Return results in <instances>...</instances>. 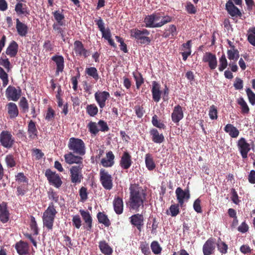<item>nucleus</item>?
I'll return each mask as SVG.
<instances>
[{
	"label": "nucleus",
	"instance_id": "obj_1",
	"mask_svg": "<svg viewBox=\"0 0 255 255\" xmlns=\"http://www.w3.org/2000/svg\"><path fill=\"white\" fill-rule=\"evenodd\" d=\"M129 197L127 206L130 211H138L144 206L146 201V193L142 187L138 184H131L129 188Z\"/></svg>",
	"mask_w": 255,
	"mask_h": 255
},
{
	"label": "nucleus",
	"instance_id": "obj_2",
	"mask_svg": "<svg viewBox=\"0 0 255 255\" xmlns=\"http://www.w3.org/2000/svg\"><path fill=\"white\" fill-rule=\"evenodd\" d=\"M57 213L53 202H50L48 208L43 212L42 216L43 226L48 231H52L53 229V223Z\"/></svg>",
	"mask_w": 255,
	"mask_h": 255
},
{
	"label": "nucleus",
	"instance_id": "obj_3",
	"mask_svg": "<svg viewBox=\"0 0 255 255\" xmlns=\"http://www.w3.org/2000/svg\"><path fill=\"white\" fill-rule=\"evenodd\" d=\"M130 36L134 38L137 43L141 44L148 45L151 42L150 38L148 37L149 31L146 29L139 30L137 28H133L130 30Z\"/></svg>",
	"mask_w": 255,
	"mask_h": 255
},
{
	"label": "nucleus",
	"instance_id": "obj_4",
	"mask_svg": "<svg viewBox=\"0 0 255 255\" xmlns=\"http://www.w3.org/2000/svg\"><path fill=\"white\" fill-rule=\"evenodd\" d=\"M68 147L74 153L81 156L84 155L85 154V145L81 139L75 137L70 138L68 144Z\"/></svg>",
	"mask_w": 255,
	"mask_h": 255
},
{
	"label": "nucleus",
	"instance_id": "obj_5",
	"mask_svg": "<svg viewBox=\"0 0 255 255\" xmlns=\"http://www.w3.org/2000/svg\"><path fill=\"white\" fill-rule=\"evenodd\" d=\"M83 167L84 165H73L70 167L69 169L70 178L72 183L78 184L82 182L83 179L82 173Z\"/></svg>",
	"mask_w": 255,
	"mask_h": 255
},
{
	"label": "nucleus",
	"instance_id": "obj_6",
	"mask_svg": "<svg viewBox=\"0 0 255 255\" xmlns=\"http://www.w3.org/2000/svg\"><path fill=\"white\" fill-rule=\"evenodd\" d=\"M100 181L104 189L110 190L113 187V177L109 172L104 169L100 171Z\"/></svg>",
	"mask_w": 255,
	"mask_h": 255
},
{
	"label": "nucleus",
	"instance_id": "obj_7",
	"mask_svg": "<svg viewBox=\"0 0 255 255\" xmlns=\"http://www.w3.org/2000/svg\"><path fill=\"white\" fill-rule=\"evenodd\" d=\"M0 142L4 147L10 148L14 143V138L10 131L2 130L0 134Z\"/></svg>",
	"mask_w": 255,
	"mask_h": 255
},
{
	"label": "nucleus",
	"instance_id": "obj_8",
	"mask_svg": "<svg viewBox=\"0 0 255 255\" xmlns=\"http://www.w3.org/2000/svg\"><path fill=\"white\" fill-rule=\"evenodd\" d=\"M45 175L50 185L56 188H59L62 184V181L59 176L55 172L51 171L50 169L46 170Z\"/></svg>",
	"mask_w": 255,
	"mask_h": 255
},
{
	"label": "nucleus",
	"instance_id": "obj_9",
	"mask_svg": "<svg viewBox=\"0 0 255 255\" xmlns=\"http://www.w3.org/2000/svg\"><path fill=\"white\" fill-rule=\"evenodd\" d=\"M5 95L9 100L17 101L21 95V90L19 87L16 88L14 86H9L5 91Z\"/></svg>",
	"mask_w": 255,
	"mask_h": 255
},
{
	"label": "nucleus",
	"instance_id": "obj_10",
	"mask_svg": "<svg viewBox=\"0 0 255 255\" xmlns=\"http://www.w3.org/2000/svg\"><path fill=\"white\" fill-rule=\"evenodd\" d=\"M237 146L242 158H247L248 154L251 150V146L244 137H241L238 140Z\"/></svg>",
	"mask_w": 255,
	"mask_h": 255
},
{
	"label": "nucleus",
	"instance_id": "obj_11",
	"mask_svg": "<svg viewBox=\"0 0 255 255\" xmlns=\"http://www.w3.org/2000/svg\"><path fill=\"white\" fill-rule=\"evenodd\" d=\"M226 10L228 14L232 16L234 20L238 17H241L242 13L240 10L235 5L231 0H229L226 3Z\"/></svg>",
	"mask_w": 255,
	"mask_h": 255
},
{
	"label": "nucleus",
	"instance_id": "obj_12",
	"mask_svg": "<svg viewBox=\"0 0 255 255\" xmlns=\"http://www.w3.org/2000/svg\"><path fill=\"white\" fill-rule=\"evenodd\" d=\"M202 61L208 64L211 70L215 69L217 67V59L216 56L211 52H206L203 56Z\"/></svg>",
	"mask_w": 255,
	"mask_h": 255
},
{
	"label": "nucleus",
	"instance_id": "obj_13",
	"mask_svg": "<svg viewBox=\"0 0 255 255\" xmlns=\"http://www.w3.org/2000/svg\"><path fill=\"white\" fill-rule=\"evenodd\" d=\"M216 249L215 239L212 237L209 238L203 246L204 255H212L214 254Z\"/></svg>",
	"mask_w": 255,
	"mask_h": 255
},
{
	"label": "nucleus",
	"instance_id": "obj_14",
	"mask_svg": "<svg viewBox=\"0 0 255 255\" xmlns=\"http://www.w3.org/2000/svg\"><path fill=\"white\" fill-rule=\"evenodd\" d=\"M95 99L100 108L103 109L106 106V102L109 98L110 95L107 91H98L95 94Z\"/></svg>",
	"mask_w": 255,
	"mask_h": 255
},
{
	"label": "nucleus",
	"instance_id": "obj_15",
	"mask_svg": "<svg viewBox=\"0 0 255 255\" xmlns=\"http://www.w3.org/2000/svg\"><path fill=\"white\" fill-rule=\"evenodd\" d=\"M177 200L181 207L182 206L185 200H188L190 197L189 189L183 190L181 187H177L175 190Z\"/></svg>",
	"mask_w": 255,
	"mask_h": 255
},
{
	"label": "nucleus",
	"instance_id": "obj_16",
	"mask_svg": "<svg viewBox=\"0 0 255 255\" xmlns=\"http://www.w3.org/2000/svg\"><path fill=\"white\" fill-rule=\"evenodd\" d=\"M132 163V157L130 154L127 151H124L121 156L120 165L122 169L127 170Z\"/></svg>",
	"mask_w": 255,
	"mask_h": 255
},
{
	"label": "nucleus",
	"instance_id": "obj_17",
	"mask_svg": "<svg viewBox=\"0 0 255 255\" xmlns=\"http://www.w3.org/2000/svg\"><path fill=\"white\" fill-rule=\"evenodd\" d=\"M73 152H69L64 156L65 162L69 164H76V165H83V158L80 156H77Z\"/></svg>",
	"mask_w": 255,
	"mask_h": 255
},
{
	"label": "nucleus",
	"instance_id": "obj_18",
	"mask_svg": "<svg viewBox=\"0 0 255 255\" xmlns=\"http://www.w3.org/2000/svg\"><path fill=\"white\" fill-rule=\"evenodd\" d=\"M129 220L131 224L136 227L137 229L140 232L144 224L143 216L142 214L137 213L132 215L129 218Z\"/></svg>",
	"mask_w": 255,
	"mask_h": 255
},
{
	"label": "nucleus",
	"instance_id": "obj_19",
	"mask_svg": "<svg viewBox=\"0 0 255 255\" xmlns=\"http://www.w3.org/2000/svg\"><path fill=\"white\" fill-rule=\"evenodd\" d=\"M183 117L182 108L179 105L175 106L171 114L172 121L174 123H178L183 118Z\"/></svg>",
	"mask_w": 255,
	"mask_h": 255
},
{
	"label": "nucleus",
	"instance_id": "obj_20",
	"mask_svg": "<svg viewBox=\"0 0 255 255\" xmlns=\"http://www.w3.org/2000/svg\"><path fill=\"white\" fill-rule=\"evenodd\" d=\"M160 85L156 81L152 82V89L151 93L153 100L157 103L161 99V95L162 94L161 91L160 90Z\"/></svg>",
	"mask_w": 255,
	"mask_h": 255
},
{
	"label": "nucleus",
	"instance_id": "obj_21",
	"mask_svg": "<svg viewBox=\"0 0 255 255\" xmlns=\"http://www.w3.org/2000/svg\"><path fill=\"white\" fill-rule=\"evenodd\" d=\"M113 205L115 213L118 215H121L124 211V202L122 198L119 196H115Z\"/></svg>",
	"mask_w": 255,
	"mask_h": 255
},
{
	"label": "nucleus",
	"instance_id": "obj_22",
	"mask_svg": "<svg viewBox=\"0 0 255 255\" xmlns=\"http://www.w3.org/2000/svg\"><path fill=\"white\" fill-rule=\"evenodd\" d=\"M15 27L18 35L21 37H25L28 32L27 25L20 21L18 18L16 19Z\"/></svg>",
	"mask_w": 255,
	"mask_h": 255
},
{
	"label": "nucleus",
	"instance_id": "obj_23",
	"mask_svg": "<svg viewBox=\"0 0 255 255\" xmlns=\"http://www.w3.org/2000/svg\"><path fill=\"white\" fill-rule=\"evenodd\" d=\"M51 59L56 65V75H58L59 72H62L64 68V59L62 55H55L52 57Z\"/></svg>",
	"mask_w": 255,
	"mask_h": 255
},
{
	"label": "nucleus",
	"instance_id": "obj_24",
	"mask_svg": "<svg viewBox=\"0 0 255 255\" xmlns=\"http://www.w3.org/2000/svg\"><path fill=\"white\" fill-rule=\"evenodd\" d=\"M74 50L77 55L83 56L85 58L88 57V51L84 48L83 44L79 40L74 42Z\"/></svg>",
	"mask_w": 255,
	"mask_h": 255
},
{
	"label": "nucleus",
	"instance_id": "obj_25",
	"mask_svg": "<svg viewBox=\"0 0 255 255\" xmlns=\"http://www.w3.org/2000/svg\"><path fill=\"white\" fill-rule=\"evenodd\" d=\"M15 248L19 255H26L29 253L28 244L23 241H20L16 243Z\"/></svg>",
	"mask_w": 255,
	"mask_h": 255
},
{
	"label": "nucleus",
	"instance_id": "obj_26",
	"mask_svg": "<svg viewBox=\"0 0 255 255\" xmlns=\"http://www.w3.org/2000/svg\"><path fill=\"white\" fill-rule=\"evenodd\" d=\"M9 219V213L5 203L0 204V221L3 224L7 223Z\"/></svg>",
	"mask_w": 255,
	"mask_h": 255
},
{
	"label": "nucleus",
	"instance_id": "obj_27",
	"mask_svg": "<svg viewBox=\"0 0 255 255\" xmlns=\"http://www.w3.org/2000/svg\"><path fill=\"white\" fill-rule=\"evenodd\" d=\"M107 159L103 158L101 160V164L105 167H112L114 164L115 155L112 151H109L106 154Z\"/></svg>",
	"mask_w": 255,
	"mask_h": 255
},
{
	"label": "nucleus",
	"instance_id": "obj_28",
	"mask_svg": "<svg viewBox=\"0 0 255 255\" xmlns=\"http://www.w3.org/2000/svg\"><path fill=\"white\" fill-rule=\"evenodd\" d=\"M18 44L14 40H12L7 47L5 53L10 57H15L18 52Z\"/></svg>",
	"mask_w": 255,
	"mask_h": 255
},
{
	"label": "nucleus",
	"instance_id": "obj_29",
	"mask_svg": "<svg viewBox=\"0 0 255 255\" xmlns=\"http://www.w3.org/2000/svg\"><path fill=\"white\" fill-rule=\"evenodd\" d=\"M27 132L29 138L31 139H35L38 135L36 124L32 120H30L28 124Z\"/></svg>",
	"mask_w": 255,
	"mask_h": 255
},
{
	"label": "nucleus",
	"instance_id": "obj_30",
	"mask_svg": "<svg viewBox=\"0 0 255 255\" xmlns=\"http://www.w3.org/2000/svg\"><path fill=\"white\" fill-rule=\"evenodd\" d=\"M79 212L85 224L87 226V230L90 231L92 227V218L90 213L87 211L82 209L80 210Z\"/></svg>",
	"mask_w": 255,
	"mask_h": 255
},
{
	"label": "nucleus",
	"instance_id": "obj_31",
	"mask_svg": "<svg viewBox=\"0 0 255 255\" xmlns=\"http://www.w3.org/2000/svg\"><path fill=\"white\" fill-rule=\"evenodd\" d=\"M150 134L151 136L152 140L156 143H161L163 142L164 137L162 133L159 134L157 129L156 128H152L149 131Z\"/></svg>",
	"mask_w": 255,
	"mask_h": 255
},
{
	"label": "nucleus",
	"instance_id": "obj_32",
	"mask_svg": "<svg viewBox=\"0 0 255 255\" xmlns=\"http://www.w3.org/2000/svg\"><path fill=\"white\" fill-rule=\"evenodd\" d=\"M15 11L18 15H24L27 16L29 14V11L26 5L21 2H18L15 5Z\"/></svg>",
	"mask_w": 255,
	"mask_h": 255
},
{
	"label": "nucleus",
	"instance_id": "obj_33",
	"mask_svg": "<svg viewBox=\"0 0 255 255\" xmlns=\"http://www.w3.org/2000/svg\"><path fill=\"white\" fill-rule=\"evenodd\" d=\"M224 130L232 138L237 137L240 133L239 130L231 124H228L225 127Z\"/></svg>",
	"mask_w": 255,
	"mask_h": 255
},
{
	"label": "nucleus",
	"instance_id": "obj_34",
	"mask_svg": "<svg viewBox=\"0 0 255 255\" xmlns=\"http://www.w3.org/2000/svg\"><path fill=\"white\" fill-rule=\"evenodd\" d=\"M99 247L101 252L105 255H112L113 249L105 241H100Z\"/></svg>",
	"mask_w": 255,
	"mask_h": 255
},
{
	"label": "nucleus",
	"instance_id": "obj_35",
	"mask_svg": "<svg viewBox=\"0 0 255 255\" xmlns=\"http://www.w3.org/2000/svg\"><path fill=\"white\" fill-rule=\"evenodd\" d=\"M177 34V31L176 27L174 24H171L169 26L168 28L165 29V31L163 34V37L167 38L171 37L173 38L176 36Z\"/></svg>",
	"mask_w": 255,
	"mask_h": 255
},
{
	"label": "nucleus",
	"instance_id": "obj_36",
	"mask_svg": "<svg viewBox=\"0 0 255 255\" xmlns=\"http://www.w3.org/2000/svg\"><path fill=\"white\" fill-rule=\"evenodd\" d=\"M7 112L11 119L16 117L18 115V110L14 103H9L7 105Z\"/></svg>",
	"mask_w": 255,
	"mask_h": 255
},
{
	"label": "nucleus",
	"instance_id": "obj_37",
	"mask_svg": "<svg viewBox=\"0 0 255 255\" xmlns=\"http://www.w3.org/2000/svg\"><path fill=\"white\" fill-rule=\"evenodd\" d=\"M85 73L88 76L92 77L95 82H97L100 79V76L96 68L94 67H87L85 69Z\"/></svg>",
	"mask_w": 255,
	"mask_h": 255
},
{
	"label": "nucleus",
	"instance_id": "obj_38",
	"mask_svg": "<svg viewBox=\"0 0 255 255\" xmlns=\"http://www.w3.org/2000/svg\"><path fill=\"white\" fill-rule=\"evenodd\" d=\"M97 217L99 223L103 224L105 227H109L111 223L108 216L103 212L97 214Z\"/></svg>",
	"mask_w": 255,
	"mask_h": 255
},
{
	"label": "nucleus",
	"instance_id": "obj_39",
	"mask_svg": "<svg viewBox=\"0 0 255 255\" xmlns=\"http://www.w3.org/2000/svg\"><path fill=\"white\" fill-rule=\"evenodd\" d=\"M145 163L146 168L149 171L154 170L156 167L152 154L147 153L145 156Z\"/></svg>",
	"mask_w": 255,
	"mask_h": 255
},
{
	"label": "nucleus",
	"instance_id": "obj_40",
	"mask_svg": "<svg viewBox=\"0 0 255 255\" xmlns=\"http://www.w3.org/2000/svg\"><path fill=\"white\" fill-rule=\"evenodd\" d=\"M238 104L241 106V113L244 115H247L250 112V108L246 102L243 98H240L238 100Z\"/></svg>",
	"mask_w": 255,
	"mask_h": 255
},
{
	"label": "nucleus",
	"instance_id": "obj_41",
	"mask_svg": "<svg viewBox=\"0 0 255 255\" xmlns=\"http://www.w3.org/2000/svg\"><path fill=\"white\" fill-rule=\"evenodd\" d=\"M132 75L135 81L136 87L137 89H139L141 85L144 83V79L141 74L139 72H133Z\"/></svg>",
	"mask_w": 255,
	"mask_h": 255
},
{
	"label": "nucleus",
	"instance_id": "obj_42",
	"mask_svg": "<svg viewBox=\"0 0 255 255\" xmlns=\"http://www.w3.org/2000/svg\"><path fill=\"white\" fill-rule=\"evenodd\" d=\"M146 27H158L157 26L158 23H155L152 14L146 16L144 20Z\"/></svg>",
	"mask_w": 255,
	"mask_h": 255
},
{
	"label": "nucleus",
	"instance_id": "obj_43",
	"mask_svg": "<svg viewBox=\"0 0 255 255\" xmlns=\"http://www.w3.org/2000/svg\"><path fill=\"white\" fill-rule=\"evenodd\" d=\"M86 110L87 113L90 117H95L98 113V108L94 104L88 105Z\"/></svg>",
	"mask_w": 255,
	"mask_h": 255
},
{
	"label": "nucleus",
	"instance_id": "obj_44",
	"mask_svg": "<svg viewBox=\"0 0 255 255\" xmlns=\"http://www.w3.org/2000/svg\"><path fill=\"white\" fill-rule=\"evenodd\" d=\"M52 14L53 15L55 19L57 21L55 24L65 25L64 21H63L64 19V15L61 12H60L59 10H56L52 12Z\"/></svg>",
	"mask_w": 255,
	"mask_h": 255
},
{
	"label": "nucleus",
	"instance_id": "obj_45",
	"mask_svg": "<svg viewBox=\"0 0 255 255\" xmlns=\"http://www.w3.org/2000/svg\"><path fill=\"white\" fill-rule=\"evenodd\" d=\"M65 25H60V24H55L54 23L52 27L53 30L56 32L57 34H60L61 38L63 39L64 41H65V32L64 28H63L61 26H65Z\"/></svg>",
	"mask_w": 255,
	"mask_h": 255
},
{
	"label": "nucleus",
	"instance_id": "obj_46",
	"mask_svg": "<svg viewBox=\"0 0 255 255\" xmlns=\"http://www.w3.org/2000/svg\"><path fill=\"white\" fill-rule=\"evenodd\" d=\"M228 58L230 60L236 62L239 57V52L237 49H228L227 50Z\"/></svg>",
	"mask_w": 255,
	"mask_h": 255
},
{
	"label": "nucleus",
	"instance_id": "obj_47",
	"mask_svg": "<svg viewBox=\"0 0 255 255\" xmlns=\"http://www.w3.org/2000/svg\"><path fill=\"white\" fill-rule=\"evenodd\" d=\"M247 35L249 43L255 46V27L249 28Z\"/></svg>",
	"mask_w": 255,
	"mask_h": 255
},
{
	"label": "nucleus",
	"instance_id": "obj_48",
	"mask_svg": "<svg viewBox=\"0 0 255 255\" xmlns=\"http://www.w3.org/2000/svg\"><path fill=\"white\" fill-rule=\"evenodd\" d=\"M0 79L2 81V86L5 87L8 84V76L4 69L0 66Z\"/></svg>",
	"mask_w": 255,
	"mask_h": 255
},
{
	"label": "nucleus",
	"instance_id": "obj_49",
	"mask_svg": "<svg viewBox=\"0 0 255 255\" xmlns=\"http://www.w3.org/2000/svg\"><path fill=\"white\" fill-rule=\"evenodd\" d=\"M228 66V62L226 56L223 54L219 58V71L220 72L225 70Z\"/></svg>",
	"mask_w": 255,
	"mask_h": 255
},
{
	"label": "nucleus",
	"instance_id": "obj_50",
	"mask_svg": "<svg viewBox=\"0 0 255 255\" xmlns=\"http://www.w3.org/2000/svg\"><path fill=\"white\" fill-rule=\"evenodd\" d=\"M5 161L6 165L9 168H12L16 165V161L14 156L12 154H8L5 158Z\"/></svg>",
	"mask_w": 255,
	"mask_h": 255
},
{
	"label": "nucleus",
	"instance_id": "obj_51",
	"mask_svg": "<svg viewBox=\"0 0 255 255\" xmlns=\"http://www.w3.org/2000/svg\"><path fill=\"white\" fill-rule=\"evenodd\" d=\"M97 125L96 123L92 121L88 124L87 127L91 133L96 135L98 133L99 129L98 128Z\"/></svg>",
	"mask_w": 255,
	"mask_h": 255
},
{
	"label": "nucleus",
	"instance_id": "obj_52",
	"mask_svg": "<svg viewBox=\"0 0 255 255\" xmlns=\"http://www.w3.org/2000/svg\"><path fill=\"white\" fill-rule=\"evenodd\" d=\"M151 249L155 255H158L161 253L162 248L157 241H153L150 245Z\"/></svg>",
	"mask_w": 255,
	"mask_h": 255
},
{
	"label": "nucleus",
	"instance_id": "obj_53",
	"mask_svg": "<svg viewBox=\"0 0 255 255\" xmlns=\"http://www.w3.org/2000/svg\"><path fill=\"white\" fill-rule=\"evenodd\" d=\"M139 248L140 249L142 253L144 255H150L151 254L149 245L146 242H141Z\"/></svg>",
	"mask_w": 255,
	"mask_h": 255
},
{
	"label": "nucleus",
	"instance_id": "obj_54",
	"mask_svg": "<svg viewBox=\"0 0 255 255\" xmlns=\"http://www.w3.org/2000/svg\"><path fill=\"white\" fill-rule=\"evenodd\" d=\"M30 227L31 230L33 232L34 235H37L38 234V229L37 223L35 218L33 216H31Z\"/></svg>",
	"mask_w": 255,
	"mask_h": 255
},
{
	"label": "nucleus",
	"instance_id": "obj_55",
	"mask_svg": "<svg viewBox=\"0 0 255 255\" xmlns=\"http://www.w3.org/2000/svg\"><path fill=\"white\" fill-rule=\"evenodd\" d=\"M151 122H152V124L153 126L157 128H159L160 129H161V128L164 129L166 127L164 124H163L162 123H161L160 121H159L158 120V117H157V115H154L152 117Z\"/></svg>",
	"mask_w": 255,
	"mask_h": 255
},
{
	"label": "nucleus",
	"instance_id": "obj_56",
	"mask_svg": "<svg viewBox=\"0 0 255 255\" xmlns=\"http://www.w3.org/2000/svg\"><path fill=\"white\" fill-rule=\"evenodd\" d=\"M19 107L22 109L23 113H26L28 111V104L26 98L22 97L19 103Z\"/></svg>",
	"mask_w": 255,
	"mask_h": 255
},
{
	"label": "nucleus",
	"instance_id": "obj_57",
	"mask_svg": "<svg viewBox=\"0 0 255 255\" xmlns=\"http://www.w3.org/2000/svg\"><path fill=\"white\" fill-rule=\"evenodd\" d=\"M79 196L81 202H84L87 200L88 192L86 187L83 186L79 189Z\"/></svg>",
	"mask_w": 255,
	"mask_h": 255
},
{
	"label": "nucleus",
	"instance_id": "obj_58",
	"mask_svg": "<svg viewBox=\"0 0 255 255\" xmlns=\"http://www.w3.org/2000/svg\"><path fill=\"white\" fill-rule=\"evenodd\" d=\"M231 199L233 202L236 205H239L241 201L239 199L237 191L234 188L231 189Z\"/></svg>",
	"mask_w": 255,
	"mask_h": 255
},
{
	"label": "nucleus",
	"instance_id": "obj_59",
	"mask_svg": "<svg viewBox=\"0 0 255 255\" xmlns=\"http://www.w3.org/2000/svg\"><path fill=\"white\" fill-rule=\"evenodd\" d=\"M170 215L172 217L176 216L180 212L179 204H175L171 205L169 208Z\"/></svg>",
	"mask_w": 255,
	"mask_h": 255
},
{
	"label": "nucleus",
	"instance_id": "obj_60",
	"mask_svg": "<svg viewBox=\"0 0 255 255\" xmlns=\"http://www.w3.org/2000/svg\"><path fill=\"white\" fill-rule=\"evenodd\" d=\"M48 198L50 200H52L57 203L59 201V195L58 193L54 191L53 189H50L48 192Z\"/></svg>",
	"mask_w": 255,
	"mask_h": 255
},
{
	"label": "nucleus",
	"instance_id": "obj_61",
	"mask_svg": "<svg viewBox=\"0 0 255 255\" xmlns=\"http://www.w3.org/2000/svg\"><path fill=\"white\" fill-rule=\"evenodd\" d=\"M0 65L4 67L7 72L10 70V62L9 59L5 57V58H0Z\"/></svg>",
	"mask_w": 255,
	"mask_h": 255
},
{
	"label": "nucleus",
	"instance_id": "obj_62",
	"mask_svg": "<svg viewBox=\"0 0 255 255\" xmlns=\"http://www.w3.org/2000/svg\"><path fill=\"white\" fill-rule=\"evenodd\" d=\"M218 111L217 108L214 106L212 105L210 107L209 112V116L210 118L212 120H216L217 119Z\"/></svg>",
	"mask_w": 255,
	"mask_h": 255
},
{
	"label": "nucleus",
	"instance_id": "obj_63",
	"mask_svg": "<svg viewBox=\"0 0 255 255\" xmlns=\"http://www.w3.org/2000/svg\"><path fill=\"white\" fill-rule=\"evenodd\" d=\"M246 93L250 103L252 105H254L255 104V94L249 88L247 89Z\"/></svg>",
	"mask_w": 255,
	"mask_h": 255
},
{
	"label": "nucleus",
	"instance_id": "obj_64",
	"mask_svg": "<svg viewBox=\"0 0 255 255\" xmlns=\"http://www.w3.org/2000/svg\"><path fill=\"white\" fill-rule=\"evenodd\" d=\"M73 225L77 229H79L81 226L82 221L80 217L78 215H74L72 218Z\"/></svg>",
	"mask_w": 255,
	"mask_h": 255
}]
</instances>
